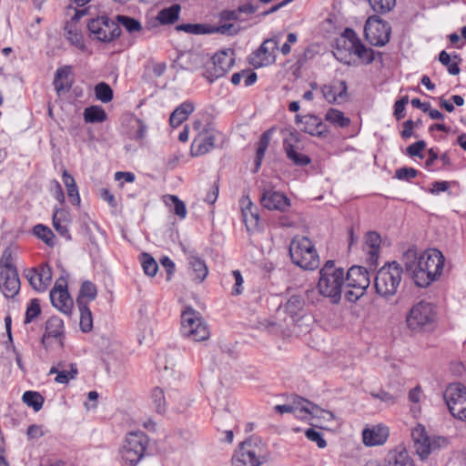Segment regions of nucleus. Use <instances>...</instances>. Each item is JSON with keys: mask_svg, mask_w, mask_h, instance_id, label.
<instances>
[{"mask_svg": "<svg viewBox=\"0 0 466 466\" xmlns=\"http://www.w3.org/2000/svg\"><path fill=\"white\" fill-rule=\"evenodd\" d=\"M333 55L337 60L345 65L354 63L355 56H358L367 65L375 60L374 51L367 48L361 43L355 31L350 28H346L340 37L337 39V46Z\"/></svg>", "mask_w": 466, "mask_h": 466, "instance_id": "nucleus-1", "label": "nucleus"}, {"mask_svg": "<svg viewBox=\"0 0 466 466\" xmlns=\"http://www.w3.org/2000/svg\"><path fill=\"white\" fill-rule=\"evenodd\" d=\"M344 284V269L336 268L333 260L326 261L319 270V279L317 284L319 293L329 299L332 304H338L341 299Z\"/></svg>", "mask_w": 466, "mask_h": 466, "instance_id": "nucleus-2", "label": "nucleus"}, {"mask_svg": "<svg viewBox=\"0 0 466 466\" xmlns=\"http://www.w3.org/2000/svg\"><path fill=\"white\" fill-rule=\"evenodd\" d=\"M444 262V256L436 248L427 249L420 255L418 268L413 275L416 286L426 288L438 280L441 276Z\"/></svg>", "mask_w": 466, "mask_h": 466, "instance_id": "nucleus-3", "label": "nucleus"}, {"mask_svg": "<svg viewBox=\"0 0 466 466\" xmlns=\"http://www.w3.org/2000/svg\"><path fill=\"white\" fill-rule=\"evenodd\" d=\"M292 262L303 269L314 270L319 266V258L311 240L307 237H295L289 245Z\"/></svg>", "mask_w": 466, "mask_h": 466, "instance_id": "nucleus-4", "label": "nucleus"}, {"mask_svg": "<svg viewBox=\"0 0 466 466\" xmlns=\"http://www.w3.org/2000/svg\"><path fill=\"white\" fill-rule=\"evenodd\" d=\"M402 271L401 266L395 261L381 267L374 279L376 292L383 298L392 297L400 284Z\"/></svg>", "mask_w": 466, "mask_h": 466, "instance_id": "nucleus-5", "label": "nucleus"}, {"mask_svg": "<svg viewBox=\"0 0 466 466\" xmlns=\"http://www.w3.org/2000/svg\"><path fill=\"white\" fill-rule=\"evenodd\" d=\"M436 320V310L432 303L421 300L409 310L406 323L412 332H422L432 329Z\"/></svg>", "mask_w": 466, "mask_h": 466, "instance_id": "nucleus-6", "label": "nucleus"}, {"mask_svg": "<svg viewBox=\"0 0 466 466\" xmlns=\"http://www.w3.org/2000/svg\"><path fill=\"white\" fill-rule=\"evenodd\" d=\"M147 444L148 438L144 432H128L119 451L123 464L136 466L144 457Z\"/></svg>", "mask_w": 466, "mask_h": 466, "instance_id": "nucleus-7", "label": "nucleus"}, {"mask_svg": "<svg viewBox=\"0 0 466 466\" xmlns=\"http://www.w3.org/2000/svg\"><path fill=\"white\" fill-rule=\"evenodd\" d=\"M180 332L183 337L194 341H203L209 338V329L200 314L191 308L181 313Z\"/></svg>", "mask_w": 466, "mask_h": 466, "instance_id": "nucleus-8", "label": "nucleus"}, {"mask_svg": "<svg viewBox=\"0 0 466 466\" xmlns=\"http://www.w3.org/2000/svg\"><path fill=\"white\" fill-rule=\"evenodd\" d=\"M86 26L92 39L104 43L114 41L121 34L119 25L106 15L89 19Z\"/></svg>", "mask_w": 466, "mask_h": 466, "instance_id": "nucleus-9", "label": "nucleus"}, {"mask_svg": "<svg viewBox=\"0 0 466 466\" xmlns=\"http://www.w3.org/2000/svg\"><path fill=\"white\" fill-rule=\"evenodd\" d=\"M345 283L348 288L352 289L346 291V299L350 302H355L364 295L370 286V273L363 267L352 266L345 276Z\"/></svg>", "mask_w": 466, "mask_h": 466, "instance_id": "nucleus-10", "label": "nucleus"}, {"mask_svg": "<svg viewBox=\"0 0 466 466\" xmlns=\"http://www.w3.org/2000/svg\"><path fill=\"white\" fill-rule=\"evenodd\" d=\"M5 251V261L0 263V289L7 299L15 298L20 290V279L16 268L11 262V254L6 256Z\"/></svg>", "mask_w": 466, "mask_h": 466, "instance_id": "nucleus-11", "label": "nucleus"}, {"mask_svg": "<svg viewBox=\"0 0 466 466\" xmlns=\"http://www.w3.org/2000/svg\"><path fill=\"white\" fill-rule=\"evenodd\" d=\"M268 460V454L260 452L251 441H246L236 450L231 462L232 466H260Z\"/></svg>", "mask_w": 466, "mask_h": 466, "instance_id": "nucleus-12", "label": "nucleus"}, {"mask_svg": "<svg viewBox=\"0 0 466 466\" xmlns=\"http://www.w3.org/2000/svg\"><path fill=\"white\" fill-rule=\"evenodd\" d=\"M179 245L186 257L187 276L193 282L197 284L202 283L209 272L205 259L198 254L196 248L184 243Z\"/></svg>", "mask_w": 466, "mask_h": 466, "instance_id": "nucleus-13", "label": "nucleus"}, {"mask_svg": "<svg viewBox=\"0 0 466 466\" xmlns=\"http://www.w3.org/2000/svg\"><path fill=\"white\" fill-rule=\"evenodd\" d=\"M443 397L451 414L466 421V387L459 383L451 384Z\"/></svg>", "mask_w": 466, "mask_h": 466, "instance_id": "nucleus-14", "label": "nucleus"}, {"mask_svg": "<svg viewBox=\"0 0 466 466\" xmlns=\"http://www.w3.org/2000/svg\"><path fill=\"white\" fill-rule=\"evenodd\" d=\"M283 149L286 157L294 165L305 167L310 163L309 156L303 153L304 143L297 132H289L283 139Z\"/></svg>", "mask_w": 466, "mask_h": 466, "instance_id": "nucleus-15", "label": "nucleus"}, {"mask_svg": "<svg viewBox=\"0 0 466 466\" xmlns=\"http://www.w3.org/2000/svg\"><path fill=\"white\" fill-rule=\"evenodd\" d=\"M411 438L414 443V449L421 460H425L444 441L441 438L431 439L426 432L425 427L419 424L411 431Z\"/></svg>", "mask_w": 466, "mask_h": 466, "instance_id": "nucleus-16", "label": "nucleus"}, {"mask_svg": "<svg viewBox=\"0 0 466 466\" xmlns=\"http://www.w3.org/2000/svg\"><path fill=\"white\" fill-rule=\"evenodd\" d=\"M279 42L276 38L266 39L258 49L249 56V64L256 68L272 65L276 60Z\"/></svg>", "mask_w": 466, "mask_h": 466, "instance_id": "nucleus-17", "label": "nucleus"}, {"mask_svg": "<svg viewBox=\"0 0 466 466\" xmlns=\"http://www.w3.org/2000/svg\"><path fill=\"white\" fill-rule=\"evenodd\" d=\"M364 34L370 45L383 46L390 37V27L379 19L369 18L364 27Z\"/></svg>", "mask_w": 466, "mask_h": 466, "instance_id": "nucleus-18", "label": "nucleus"}, {"mask_svg": "<svg viewBox=\"0 0 466 466\" xmlns=\"http://www.w3.org/2000/svg\"><path fill=\"white\" fill-rule=\"evenodd\" d=\"M52 305L66 315H70L73 309V299L67 290V283L65 279H58L50 291Z\"/></svg>", "mask_w": 466, "mask_h": 466, "instance_id": "nucleus-19", "label": "nucleus"}, {"mask_svg": "<svg viewBox=\"0 0 466 466\" xmlns=\"http://www.w3.org/2000/svg\"><path fill=\"white\" fill-rule=\"evenodd\" d=\"M291 406L295 416L302 420L309 419V416L322 417L327 420L333 418V414L331 412L320 409L319 406L301 397H296L293 400Z\"/></svg>", "mask_w": 466, "mask_h": 466, "instance_id": "nucleus-20", "label": "nucleus"}, {"mask_svg": "<svg viewBox=\"0 0 466 466\" xmlns=\"http://www.w3.org/2000/svg\"><path fill=\"white\" fill-rule=\"evenodd\" d=\"M31 287L38 291H45L52 279V270L48 265H41L39 268H32L25 274Z\"/></svg>", "mask_w": 466, "mask_h": 466, "instance_id": "nucleus-21", "label": "nucleus"}, {"mask_svg": "<svg viewBox=\"0 0 466 466\" xmlns=\"http://www.w3.org/2000/svg\"><path fill=\"white\" fill-rule=\"evenodd\" d=\"M50 338L57 339L59 345L64 346V321L59 317L53 316L46 323V331L41 338V344L46 350L50 347L48 342Z\"/></svg>", "mask_w": 466, "mask_h": 466, "instance_id": "nucleus-22", "label": "nucleus"}, {"mask_svg": "<svg viewBox=\"0 0 466 466\" xmlns=\"http://www.w3.org/2000/svg\"><path fill=\"white\" fill-rule=\"evenodd\" d=\"M239 206L247 229L248 231L257 229L259 221L258 207L252 203L248 196H243L240 198Z\"/></svg>", "mask_w": 466, "mask_h": 466, "instance_id": "nucleus-23", "label": "nucleus"}, {"mask_svg": "<svg viewBox=\"0 0 466 466\" xmlns=\"http://www.w3.org/2000/svg\"><path fill=\"white\" fill-rule=\"evenodd\" d=\"M260 202L269 210L285 211L290 206L289 199L284 194L274 190H265Z\"/></svg>", "mask_w": 466, "mask_h": 466, "instance_id": "nucleus-24", "label": "nucleus"}, {"mask_svg": "<svg viewBox=\"0 0 466 466\" xmlns=\"http://www.w3.org/2000/svg\"><path fill=\"white\" fill-rule=\"evenodd\" d=\"M73 70L71 66L58 67L56 71L53 85L58 96L67 93L74 84Z\"/></svg>", "mask_w": 466, "mask_h": 466, "instance_id": "nucleus-25", "label": "nucleus"}, {"mask_svg": "<svg viewBox=\"0 0 466 466\" xmlns=\"http://www.w3.org/2000/svg\"><path fill=\"white\" fill-rule=\"evenodd\" d=\"M296 123L301 125V130L311 136L320 137L326 133V125L314 115L296 116Z\"/></svg>", "mask_w": 466, "mask_h": 466, "instance_id": "nucleus-26", "label": "nucleus"}, {"mask_svg": "<svg viewBox=\"0 0 466 466\" xmlns=\"http://www.w3.org/2000/svg\"><path fill=\"white\" fill-rule=\"evenodd\" d=\"M389 437V429L383 425H376L371 428H365L362 431V441L366 446L372 447L382 445Z\"/></svg>", "mask_w": 466, "mask_h": 466, "instance_id": "nucleus-27", "label": "nucleus"}, {"mask_svg": "<svg viewBox=\"0 0 466 466\" xmlns=\"http://www.w3.org/2000/svg\"><path fill=\"white\" fill-rule=\"evenodd\" d=\"M215 136L208 131L200 132L194 138L190 147L192 157H198L208 153L214 148Z\"/></svg>", "mask_w": 466, "mask_h": 466, "instance_id": "nucleus-28", "label": "nucleus"}, {"mask_svg": "<svg viewBox=\"0 0 466 466\" xmlns=\"http://www.w3.org/2000/svg\"><path fill=\"white\" fill-rule=\"evenodd\" d=\"M233 26L232 24L222 25L218 27H213L204 24H183L177 25V31H184L192 35H205L216 32L228 34Z\"/></svg>", "mask_w": 466, "mask_h": 466, "instance_id": "nucleus-29", "label": "nucleus"}, {"mask_svg": "<svg viewBox=\"0 0 466 466\" xmlns=\"http://www.w3.org/2000/svg\"><path fill=\"white\" fill-rule=\"evenodd\" d=\"M321 93L329 103H336L339 99H344L346 97L347 84L345 81H334L330 85L323 86Z\"/></svg>", "mask_w": 466, "mask_h": 466, "instance_id": "nucleus-30", "label": "nucleus"}, {"mask_svg": "<svg viewBox=\"0 0 466 466\" xmlns=\"http://www.w3.org/2000/svg\"><path fill=\"white\" fill-rule=\"evenodd\" d=\"M213 74L216 77L223 76L233 66L232 54L222 51L212 57Z\"/></svg>", "mask_w": 466, "mask_h": 466, "instance_id": "nucleus-31", "label": "nucleus"}, {"mask_svg": "<svg viewBox=\"0 0 466 466\" xmlns=\"http://www.w3.org/2000/svg\"><path fill=\"white\" fill-rule=\"evenodd\" d=\"M383 462L384 466H414L412 459L403 448L390 451Z\"/></svg>", "mask_w": 466, "mask_h": 466, "instance_id": "nucleus-32", "label": "nucleus"}, {"mask_svg": "<svg viewBox=\"0 0 466 466\" xmlns=\"http://www.w3.org/2000/svg\"><path fill=\"white\" fill-rule=\"evenodd\" d=\"M304 307V299L299 295H293L285 303L284 311L289 314L293 320H297L302 315Z\"/></svg>", "mask_w": 466, "mask_h": 466, "instance_id": "nucleus-33", "label": "nucleus"}, {"mask_svg": "<svg viewBox=\"0 0 466 466\" xmlns=\"http://www.w3.org/2000/svg\"><path fill=\"white\" fill-rule=\"evenodd\" d=\"M62 179L66 187V193L70 202L75 206H79L81 199L75 178L66 169H64Z\"/></svg>", "mask_w": 466, "mask_h": 466, "instance_id": "nucleus-34", "label": "nucleus"}, {"mask_svg": "<svg viewBox=\"0 0 466 466\" xmlns=\"http://www.w3.org/2000/svg\"><path fill=\"white\" fill-rule=\"evenodd\" d=\"M76 304L79 308L80 312V329L84 333L90 332L93 329V317L92 312L87 305V302L82 301V299H77Z\"/></svg>", "mask_w": 466, "mask_h": 466, "instance_id": "nucleus-35", "label": "nucleus"}, {"mask_svg": "<svg viewBox=\"0 0 466 466\" xmlns=\"http://www.w3.org/2000/svg\"><path fill=\"white\" fill-rule=\"evenodd\" d=\"M84 121L86 123H102L107 119V115L100 106H90L84 110Z\"/></svg>", "mask_w": 466, "mask_h": 466, "instance_id": "nucleus-36", "label": "nucleus"}, {"mask_svg": "<svg viewBox=\"0 0 466 466\" xmlns=\"http://www.w3.org/2000/svg\"><path fill=\"white\" fill-rule=\"evenodd\" d=\"M419 257L420 256H418L417 250L414 248H408L402 256V262L404 264L405 270L412 279L418 268Z\"/></svg>", "mask_w": 466, "mask_h": 466, "instance_id": "nucleus-37", "label": "nucleus"}, {"mask_svg": "<svg viewBox=\"0 0 466 466\" xmlns=\"http://www.w3.org/2000/svg\"><path fill=\"white\" fill-rule=\"evenodd\" d=\"M380 242V236L378 233L374 231L367 233L365 237V245L370 248L368 252L370 254V259L372 261L377 260L379 257Z\"/></svg>", "mask_w": 466, "mask_h": 466, "instance_id": "nucleus-38", "label": "nucleus"}, {"mask_svg": "<svg viewBox=\"0 0 466 466\" xmlns=\"http://www.w3.org/2000/svg\"><path fill=\"white\" fill-rule=\"evenodd\" d=\"M139 261L146 275L149 277L156 276L158 270V265L150 254L146 252L141 253L139 256Z\"/></svg>", "mask_w": 466, "mask_h": 466, "instance_id": "nucleus-39", "label": "nucleus"}, {"mask_svg": "<svg viewBox=\"0 0 466 466\" xmlns=\"http://www.w3.org/2000/svg\"><path fill=\"white\" fill-rule=\"evenodd\" d=\"M23 401L35 411H39L44 404V397L37 391L27 390L22 396Z\"/></svg>", "mask_w": 466, "mask_h": 466, "instance_id": "nucleus-40", "label": "nucleus"}, {"mask_svg": "<svg viewBox=\"0 0 466 466\" xmlns=\"http://www.w3.org/2000/svg\"><path fill=\"white\" fill-rule=\"evenodd\" d=\"M325 119L328 122L339 127H348L350 123V118L346 117L341 111L335 108H329L327 111Z\"/></svg>", "mask_w": 466, "mask_h": 466, "instance_id": "nucleus-41", "label": "nucleus"}, {"mask_svg": "<svg viewBox=\"0 0 466 466\" xmlns=\"http://www.w3.org/2000/svg\"><path fill=\"white\" fill-rule=\"evenodd\" d=\"M96 98L102 103H108L113 99L114 93L111 86L106 82H100L95 86Z\"/></svg>", "mask_w": 466, "mask_h": 466, "instance_id": "nucleus-42", "label": "nucleus"}, {"mask_svg": "<svg viewBox=\"0 0 466 466\" xmlns=\"http://www.w3.org/2000/svg\"><path fill=\"white\" fill-rule=\"evenodd\" d=\"M155 25H167L175 23V4L160 10L155 18Z\"/></svg>", "mask_w": 466, "mask_h": 466, "instance_id": "nucleus-43", "label": "nucleus"}, {"mask_svg": "<svg viewBox=\"0 0 466 466\" xmlns=\"http://www.w3.org/2000/svg\"><path fill=\"white\" fill-rule=\"evenodd\" d=\"M33 233L41 240H43L47 246L54 247L55 246V234L53 231L46 226L42 224H38L34 227Z\"/></svg>", "mask_w": 466, "mask_h": 466, "instance_id": "nucleus-44", "label": "nucleus"}, {"mask_svg": "<svg viewBox=\"0 0 466 466\" xmlns=\"http://www.w3.org/2000/svg\"><path fill=\"white\" fill-rule=\"evenodd\" d=\"M41 314L40 300L33 299L29 301L25 316V324L33 322Z\"/></svg>", "mask_w": 466, "mask_h": 466, "instance_id": "nucleus-45", "label": "nucleus"}, {"mask_svg": "<svg viewBox=\"0 0 466 466\" xmlns=\"http://www.w3.org/2000/svg\"><path fill=\"white\" fill-rule=\"evenodd\" d=\"M97 295V289L96 285L89 281L86 280L82 283L79 290V297L77 299H82L84 301V299H87L88 301H92L96 298Z\"/></svg>", "mask_w": 466, "mask_h": 466, "instance_id": "nucleus-46", "label": "nucleus"}, {"mask_svg": "<svg viewBox=\"0 0 466 466\" xmlns=\"http://www.w3.org/2000/svg\"><path fill=\"white\" fill-rule=\"evenodd\" d=\"M195 110V106L191 101H185L177 106V126L183 123Z\"/></svg>", "mask_w": 466, "mask_h": 466, "instance_id": "nucleus-47", "label": "nucleus"}, {"mask_svg": "<svg viewBox=\"0 0 466 466\" xmlns=\"http://www.w3.org/2000/svg\"><path fill=\"white\" fill-rule=\"evenodd\" d=\"M116 20L118 24L123 25L129 33L140 32L142 30V25L139 21L133 17L118 15Z\"/></svg>", "mask_w": 466, "mask_h": 466, "instance_id": "nucleus-48", "label": "nucleus"}, {"mask_svg": "<svg viewBox=\"0 0 466 466\" xmlns=\"http://www.w3.org/2000/svg\"><path fill=\"white\" fill-rule=\"evenodd\" d=\"M374 12L385 14L390 12L396 5V0H368Z\"/></svg>", "mask_w": 466, "mask_h": 466, "instance_id": "nucleus-49", "label": "nucleus"}, {"mask_svg": "<svg viewBox=\"0 0 466 466\" xmlns=\"http://www.w3.org/2000/svg\"><path fill=\"white\" fill-rule=\"evenodd\" d=\"M151 399L156 406L157 412L163 414L166 411V400L163 390L159 387L153 389Z\"/></svg>", "mask_w": 466, "mask_h": 466, "instance_id": "nucleus-50", "label": "nucleus"}, {"mask_svg": "<svg viewBox=\"0 0 466 466\" xmlns=\"http://www.w3.org/2000/svg\"><path fill=\"white\" fill-rule=\"evenodd\" d=\"M77 374V368L76 364L70 365V370H59L55 380L58 383H67L70 380L74 379Z\"/></svg>", "mask_w": 466, "mask_h": 466, "instance_id": "nucleus-51", "label": "nucleus"}, {"mask_svg": "<svg viewBox=\"0 0 466 466\" xmlns=\"http://www.w3.org/2000/svg\"><path fill=\"white\" fill-rule=\"evenodd\" d=\"M269 137L267 133L262 134L259 138L258 147L257 149V167L260 166V162L265 156V152L268 147Z\"/></svg>", "mask_w": 466, "mask_h": 466, "instance_id": "nucleus-52", "label": "nucleus"}, {"mask_svg": "<svg viewBox=\"0 0 466 466\" xmlns=\"http://www.w3.org/2000/svg\"><path fill=\"white\" fill-rule=\"evenodd\" d=\"M305 435L309 441L316 442L319 448L323 449L327 446V442L319 431L310 428L305 431Z\"/></svg>", "mask_w": 466, "mask_h": 466, "instance_id": "nucleus-53", "label": "nucleus"}, {"mask_svg": "<svg viewBox=\"0 0 466 466\" xmlns=\"http://www.w3.org/2000/svg\"><path fill=\"white\" fill-rule=\"evenodd\" d=\"M426 147V143L423 140L417 141L411 145H410L406 152L410 157H418L420 158L423 157L421 151Z\"/></svg>", "mask_w": 466, "mask_h": 466, "instance_id": "nucleus-54", "label": "nucleus"}, {"mask_svg": "<svg viewBox=\"0 0 466 466\" xmlns=\"http://www.w3.org/2000/svg\"><path fill=\"white\" fill-rule=\"evenodd\" d=\"M233 279H234V286L232 288V295L238 296L240 295L243 291V277L239 270L236 269L233 270L231 273Z\"/></svg>", "mask_w": 466, "mask_h": 466, "instance_id": "nucleus-55", "label": "nucleus"}, {"mask_svg": "<svg viewBox=\"0 0 466 466\" xmlns=\"http://www.w3.org/2000/svg\"><path fill=\"white\" fill-rule=\"evenodd\" d=\"M159 262L166 271V280L170 281L175 270V263L167 256L161 257Z\"/></svg>", "mask_w": 466, "mask_h": 466, "instance_id": "nucleus-56", "label": "nucleus"}, {"mask_svg": "<svg viewBox=\"0 0 466 466\" xmlns=\"http://www.w3.org/2000/svg\"><path fill=\"white\" fill-rule=\"evenodd\" d=\"M418 171L413 167H401L396 170L395 177L400 180H410L416 177Z\"/></svg>", "mask_w": 466, "mask_h": 466, "instance_id": "nucleus-57", "label": "nucleus"}, {"mask_svg": "<svg viewBox=\"0 0 466 466\" xmlns=\"http://www.w3.org/2000/svg\"><path fill=\"white\" fill-rule=\"evenodd\" d=\"M136 131L132 136V138L137 140V142H142L146 137L147 127L146 124L139 118L136 119Z\"/></svg>", "mask_w": 466, "mask_h": 466, "instance_id": "nucleus-58", "label": "nucleus"}, {"mask_svg": "<svg viewBox=\"0 0 466 466\" xmlns=\"http://www.w3.org/2000/svg\"><path fill=\"white\" fill-rule=\"evenodd\" d=\"M66 38L76 46L83 49L85 47V45L83 43V37L80 33H78L76 30L68 29L66 27Z\"/></svg>", "mask_w": 466, "mask_h": 466, "instance_id": "nucleus-59", "label": "nucleus"}, {"mask_svg": "<svg viewBox=\"0 0 466 466\" xmlns=\"http://www.w3.org/2000/svg\"><path fill=\"white\" fill-rule=\"evenodd\" d=\"M53 226L56 232L66 239H71V235L68 229V223L60 222L59 220H53Z\"/></svg>", "mask_w": 466, "mask_h": 466, "instance_id": "nucleus-60", "label": "nucleus"}, {"mask_svg": "<svg viewBox=\"0 0 466 466\" xmlns=\"http://www.w3.org/2000/svg\"><path fill=\"white\" fill-rule=\"evenodd\" d=\"M26 436L29 440H37L44 436L43 428L41 425L32 424L27 428Z\"/></svg>", "mask_w": 466, "mask_h": 466, "instance_id": "nucleus-61", "label": "nucleus"}, {"mask_svg": "<svg viewBox=\"0 0 466 466\" xmlns=\"http://www.w3.org/2000/svg\"><path fill=\"white\" fill-rule=\"evenodd\" d=\"M218 192H219V187H218V183L216 181L210 186V187L206 195L205 201L208 204H214L217 201V198L218 197Z\"/></svg>", "mask_w": 466, "mask_h": 466, "instance_id": "nucleus-62", "label": "nucleus"}, {"mask_svg": "<svg viewBox=\"0 0 466 466\" xmlns=\"http://www.w3.org/2000/svg\"><path fill=\"white\" fill-rule=\"evenodd\" d=\"M454 59L457 60V62H450L449 65H447L448 72L452 76H457L460 74L461 69L459 67V63L461 61V58L458 54H454L452 56Z\"/></svg>", "mask_w": 466, "mask_h": 466, "instance_id": "nucleus-63", "label": "nucleus"}, {"mask_svg": "<svg viewBox=\"0 0 466 466\" xmlns=\"http://www.w3.org/2000/svg\"><path fill=\"white\" fill-rule=\"evenodd\" d=\"M53 220L69 223V213L64 208H56L53 214Z\"/></svg>", "mask_w": 466, "mask_h": 466, "instance_id": "nucleus-64", "label": "nucleus"}]
</instances>
